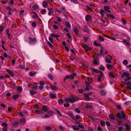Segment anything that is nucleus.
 <instances>
[{
	"label": "nucleus",
	"instance_id": "f257e3e1",
	"mask_svg": "<svg viewBox=\"0 0 131 131\" xmlns=\"http://www.w3.org/2000/svg\"><path fill=\"white\" fill-rule=\"evenodd\" d=\"M78 100V98L77 96L73 95H71L69 98L65 99V100L66 102H68L71 103H73L74 102Z\"/></svg>",
	"mask_w": 131,
	"mask_h": 131
},
{
	"label": "nucleus",
	"instance_id": "f03ea898",
	"mask_svg": "<svg viewBox=\"0 0 131 131\" xmlns=\"http://www.w3.org/2000/svg\"><path fill=\"white\" fill-rule=\"evenodd\" d=\"M28 43L30 44L34 45L37 42L36 39L35 38L32 39L31 37H28Z\"/></svg>",
	"mask_w": 131,
	"mask_h": 131
},
{
	"label": "nucleus",
	"instance_id": "7ed1b4c3",
	"mask_svg": "<svg viewBox=\"0 0 131 131\" xmlns=\"http://www.w3.org/2000/svg\"><path fill=\"white\" fill-rule=\"evenodd\" d=\"M99 75H97L98 77L97 81L98 82H99L102 81V79L104 75V73L103 72L101 71H100L99 72Z\"/></svg>",
	"mask_w": 131,
	"mask_h": 131
},
{
	"label": "nucleus",
	"instance_id": "20e7f679",
	"mask_svg": "<svg viewBox=\"0 0 131 131\" xmlns=\"http://www.w3.org/2000/svg\"><path fill=\"white\" fill-rule=\"evenodd\" d=\"M82 47L85 49L86 50H91V48L89 47L87 45L85 44H83L82 46Z\"/></svg>",
	"mask_w": 131,
	"mask_h": 131
},
{
	"label": "nucleus",
	"instance_id": "39448f33",
	"mask_svg": "<svg viewBox=\"0 0 131 131\" xmlns=\"http://www.w3.org/2000/svg\"><path fill=\"white\" fill-rule=\"evenodd\" d=\"M25 122L26 121L25 119L24 118H22L20 119L19 124L21 125H23L25 124Z\"/></svg>",
	"mask_w": 131,
	"mask_h": 131
},
{
	"label": "nucleus",
	"instance_id": "423d86ee",
	"mask_svg": "<svg viewBox=\"0 0 131 131\" xmlns=\"http://www.w3.org/2000/svg\"><path fill=\"white\" fill-rule=\"evenodd\" d=\"M8 72V73L10 74V76L12 77H14V74L12 71L10 70L7 69L6 70Z\"/></svg>",
	"mask_w": 131,
	"mask_h": 131
},
{
	"label": "nucleus",
	"instance_id": "0eeeda50",
	"mask_svg": "<svg viewBox=\"0 0 131 131\" xmlns=\"http://www.w3.org/2000/svg\"><path fill=\"white\" fill-rule=\"evenodd\" d=\"M106 16L108 18H111L113 19H114L115 18V17L111 14H107Z\"/></svg>",
	"mask_w": 131,
	"mask_h": 131
},
{
	"label": "nucleus",
	"instance_id": "6e6552de",
	"mask_svg": "<svg viewBox=\"0 0 131 131\" xmlns=\"http://www.w3.org/2000/svg\"><path fill=\"white\" fill-rule=\"evenodd\" d=\"M42 5L44 7H46L48 5L47 1H43L42 2Z\"/></svg>",
	"mask_w": 131,
	"mask_h": 131
},
{
	"label": "nucleus",
	"instance_id": "1a4fd4ad",
	"mask_svg": "<svg viewBox=\"0 0 131 131\" xmlns=\"http://www.w3.org/2000/svg\"><path fill=\"white\" fill-rule=\"evenodd\" d=\"M30 8H31L33 10H36L38 8V6L37 5H34L32 7H31V5L30 6Z\"/></svg>",
	"mask_w": 131,
	"mask_h": 131
},
{
	"label": "nucleus",
	"instance_id": "9d476101",
	"mask_svg": "<svg viewBox=\"0 0 131 131\" xmlns=\"http://www.w3.org/2000/svg\"><path fill=\"white\" fill-rule=\"evenodd\" d=\"M74 31L75 33L77 35H78L79 30L76 27H75L74 29Z\"/></svg>",
	"mask_w": 131,
	"mask_h": 131
},
{
	"label": "nucleus",
	"instance_id": "9b49d317",
	"mask_svg": "<svg viewBox=\"0 0 131 131\" xmlns=\"http://www.w3.org/2000/svg\"><path fill=\"white\" fill-rule=\"evenodd\" d=\"M48 107L47 106L44 105L42 107V110L44 112H46L48 111Z\"/></svg>",
	"mask_w": 131,
	"mask_h": 131
},
{
	"label": "nucleus",
	"instance_id": "f8f14e48",
	"mask_svg": "<svg viewBox=\"0 0 131 131\" xmlns=\"http://www.w3.org/2000/svg\"><path fill=\"white\" fill-rule=\"evenodd\" d=\"M109 117L112 120H114L115 119V117L112 114H110L109 115Z\"/></svg>",
	"mask_w": 131,
	"mask_h": 131
},
{
	"label": "nucleus",
	"instance_id": "ddd939ff",
	"mask_svg": "<svg viewBox=\"0 0 131 131\" xmlns=\"http://www.w3.org/2000/svg\"><path fill=\"white\" fill-rule=\"evenodd\" d=\"M30 93L32 96L34 94H35L36 93V91L34 89H32L30 91Z\"/></svg>",
	"mask_w": 131,
	"mask_h": 131
},
{
	"label": "nucleus",
	"instance_id": "4468645a",
	"mask_svg": "<svg viewBox=\"0 0 131 131\" xmlns=\"http://www.w3.org/2000/svg\"><path fill=\"white\" fill-rule=\"evenodd\" d=\"M68 114L70 117L72 119H74V118H75V117L74 116L73 114L72 113H68Z\"/></svg>",
	"mask_w": 131,
	"mask_h": 131
},
{
	"label": "nucleus",
	"instance_id": "2eb2a0df",
	"mask_svg": "<svg viewBox=\"0 0 131 131\" xmlns=\"http://www.w3.org/2000/svg\"><path fill=\"white\" fill-rule=\"evenodd\" d=\"M104 52V48L102 47H101V49H100V55H102L103 56H104V55L103 54Z\"/></svg>",
	"mask_w": 131,
	"mask_h": 131
},
{
	"label": "nucleus",
	"instance_id": "dca6fc26",
	"mask_svg": "<svg viewBox=\"0 0 131 131\" xmlns=\"http://www.w3.org/2000/svg\"><path fill=\"white\" fill-rule=\"evenodd\" d=\"M51 36L52 37H58L59 36V35H57L56 34L53 33H52L51 34Z\"/></svg>",
	"mask_w": 131,
	"mask_h": 131
},
{
	"label": "nucleus",
	"instance_id": "f3484780",
	"mask_svg": "<svg viewBox=\"0 0 131 131\" xmlns=\"http://www.w3.org/2000/svg\"><path fill=\"white\" fill-rule=\"evenodd\" d=\"M126 85L128 86V88L131 89V82H128L126 84Z\"/></svg>",
	"mask_w": 131,
	"mask_h": 131
},
{
	"label": "nucleus",
	"instance_id": "a211bd4d",
	"mask_svg": "<svg viewBox=\"0 0 131 131\" xmlns=\"http://www.w3.org/2000/svg\"><path fill=\"white\" fill-rule=\"evenodd\" d=\"M86 7L87 9L89 10H90L91 11H92L93 10V7H91L89 6L88 5H86Z\"/></svg>",
	"mask_w": 131,
	"mask_h": 131
},
{
	"label": "nucleus",
	"instance_id": "6ab92c4d",
	"mask_svg": "<svg viewBox=\"0 0 131 131\" xmlns=\"http://www.w3.org/2000/svg\"><path fill=\"white\" fill-rule=\"evenodd\" d=\"M48 77L49 78L50 80H53V76L51 74H49L48 75Z\"/></svg>",
	"mask_w": 131,
	"mask_h": 131
},
{
	"label": "nucleus",
	"instance_id": "aec40b11",
	"mask_svg": "<svg viewBox=\"0 0 131 131\" xmlns=\"http://www.w3.org/2000/svg\"><path fill=\"white\" fill-rule=\"evenodd\" d=\"M72 127V128L73 130H78L79 129V127H77V125H72L71 126Z\"/></svg>",
	"mask_w": 131,
	"mask_h": 131
},
{
	"label": "nucleus",
	"instance_id": "412c9836",
	"mask_svg": "<svg viewBox=\"0 0 131 131\" xmlns=\"http://www.w3.org/2000/svg\"><path fill=\"white\" fill-rule=\"evenodd\" d=\"M106 67L108 69H111L113 68V66L110 64H107L106 65Z\"/></svg>",
	"mask_w": 131,
	"mask_h": 131
},
{
	"label": "nucleus",
	"instance_id": "4be33fe9",
	"mask_svg": "<svg viewBox=\"0 0 131 131\" xmlns=\"http://www.w3.org/2000/svg\"><path fill=\"white\" fill-rule=\"evenodd\" d=\"M100 94L103 95H105L106 94V92L103 90H102L100 92Z\"/></svg>",
	"mask_w": 131,
	"mask_h": 131
},
{
	"label": "nucleus",
	"instance_id": "5701e85b",
	"mask_svg": "<svg viewBox=\"0 0 131 131\" xmlns=\"http://www.w3.org/2000/svg\"><path fill=\"white\" fill-rule=\"evenodd\" d=\"M65 24L67 26V27L68 28H70L71 27V26L70 24L68 22H66L65 23Z\"/></svg>",
	"mask_w": 131,
	"mask_h": 131
},
{
	"label": "nucleus",
	"instance_id": "b1692460",
	"mask_svg": "<svg viewBox=\"0 0 131 131\" xmlns=\"http://www.w3.org/2000/svg\"><path fill=\"white\" fill-rule=\"evenodd\" d=\"M122 24L123 25H125L126 24L127 22L126 20L123 18H122Z\"/></svg>",
	"mask_w": 131,
	"mask_h": 131
},
{
	"label": "nucleus",
	"instance_id": "393cba45",
	"mask_svg": "<svg viewBox=\"0 0 131 131\" xmlns=\"http://www.w3.org/2000/svg\"><path fill=\"white\" fill-rule=\"evenodd\" d=\"M109 76L110 77L112 78H115V76L113 75V73L112 72H110L109 74Z\"/></svg>",
	"mask_w": 131,
	"mask_h": 131
},
{
	"label": "nucleus",
	"instance_id": "a878e982",
	"mask_svg": "<svg viewBox=\"0 0 131 131\" xmlns=\"http://www.w3.org/2000/svg\"><path fill=\"white\" fill-rule=\"evenodd\" d=\"M121 113L122 115V117L123 118H124L125 119V120L126 119V118L125 117V114L124 113V112L123 111L121 112Z\"/></svg>",
	"mask_w": 131,
	"mask_h": 131
},
{
	"label": "nucleus",
	"instance_id": "bb28decb",
	"mask_svg": "<svg viewBox=\"0 0 131 131\" xmlns=\"http://www.w3.org/2000/svg\"><path fill=\"white\" fill-rule=\"evenodd\" d=\"M125 126L126 127V129L127 130H129L130 128V126L127 124H125Z\"/></svg>",
	"mask_w": 131,
	"mask_h": 131
},
{
	"label": "nucleus",
	"instance_id": "cd10ccee",
	"mask_svg": "<svg viewBox=\"0 0 131 131\" xmlns=\"http://www.w3.org/2000/svg\"><path fill=\"white\" fill-rule=\"evenodd\" d=\"M106 62L108 63H110L111 62V60L109 58H107L105 59Z\"/></svg>",
	"mask_w": 131,
	"mask_h": 131
},
{
	"label": "nucleus",
	"instance_id": "c85d7f7f",
	"mask_svg": "<svg viewBox=\"0 0 131 131\" xmlns=\"http://www.w3.org/2000/svg\"><path fill=\"white\" fill-rule=\"evenodd\" d=\"M104 10L107 11H108V10L110 9V7L107 6H104Z\"/></svg>",
	"mask_w": 131,
	"mask_h": 131
},
{
	"label": "nucleus",
	"instance_id": "c756f323",
	"mask_svg": "<svg viewBox=\"0 0 131 131\" xmlns=\"http://www.w3.org/2000/svg\"><path fill=\"white\" fill-rule=\"evenodd\" d=\"M50 96L52 99L56 97L55 94L52 93H51L50 94Z\"/></svg>",
	"mask_w": 131,
	"mask_h": 131
},
{
	"label": "nucleus",
	"instance_id": "7c9ffc66",
	"mask_svg": "<svg viewBox=\"0 0 131 131\" xmlns=\"http://www.w3.org/2000/svg\"><path fill=\"white\" fill-rule=\"evenodd\" d=\"M123 73L124 76H126V77H128L129 76V74L128 73L124 72Z\"/></svg>",
	"mask_w": 131,
	"mask_h": 131
},
{
	"label": "nucleus",
	"instance_id": "2f4dec72",
	"mask_svg": "<svg viewBox=\"0 0 131 131\" xmlns=\"http://www.w3.org/2000/svg\"><path fill=\"white\" fill-rule=\"evenodd\" d=\"M117 117L119 118L120 119H123V118L121 117L120 113H117Z\"/></svg>",
	"mask_w": 131,
	"mask_h": 131
},
{
	"label": "nucleus",
	"instance_id": "473e14b6",
	"mask_svg": "<svg viewBox=\"0 0 131 131\" xmlns=\"http://www.w3.org/2000/svg\"><path fill=\"white\" fill-rule=\"evenodd\" d=\"M78 92L80 93H82L84 92V90L83 89H78Z\"/></svg>",
	"mask_w": 131,
	"mask_h": 131
},
{
	"label": "nucleus",
	"instance_id": "72a5a7b5",
	"mask_svg": "<svg viewBox=\"0 0 131 131\" xmlns=\"http://www.w3.org/2000/svg\"><path fill=\"white\" fill-rule=\"evenodd\" d=\"M99 39L100 41H101L102 42L104 40L103 37L101 36H100L99 37Z\"/></svg>",
	"mask_w": 131,
	"mask_h": 131
},
{
	"label": "nucleus",
	"instance_id": "f704fd0d",
	"mask_svg": "<svg viewBox=\"0 0 131 131\" xmlns=\"http://www.w3.org/2000/svg\"><path fill=\"white\" fill-rule=\"evenodd\" d=\"M92 70L94 72L97 73H99V72L100 71L99 70H98L95 69H92Z\"/></svg>",
	"mask_w": 131,
	"mask_h": 131
},
{
	"label": "nucleus",
	"instance_id": "c9c22d12",
	"mask_svg": "<svg viewBox=\"0 0 131 131\" xmlns=\"http://www.w3.org/2000/svg\"><path fill=\"white\" fill-rule=\"evenodd\" d=\"M99 12L100 14H103L105 13V10L102 9H100L99 10Z\"/></svg>",
	"mask_w": 131,
	"mask_h": 131
},
{
	"label": "nucleus",
	"instance_id": "e433bc0d",
	"mask_svg": "<svg viewBox=\"0 0 131 131\" xmlns=\"http://www.w3.org/2000/svg\"><path fill=\"white\" fill-rule=\"evenodd\" d=\"M41 12V14H45V13L46 12V10L45 9H42L40 11Z\"/></svg>",
	"mask_w": 131,
	"mask_h": 131
},
{
	"label": "nucleus",
	"instance_id": "4c0bfd02",
	"mask_svg": "<svg viewBox=\"0 0 131 131\" xmlns=\"http://www.w3.org/2000/svg\"><path fill=\"white\" fill-rule=\"evenodd\" d=\"M89 16L88 15H87L85 17V19L87 21H88L89 20Z\"/></svg>",
	"mask_w": 131,
	"mask_h": 131
},
{
	"label": "nucleus",
	"instance_id": "58836bf2",
	"mask_svg": "<svg viewBox=\"0 0 131 131\" xmlns=\"http://www.w3.org/2000/svg\"><path fill=\"white\" fill-rule=\"evenodd\" d=\"M19 95L17 94H16L14 95L13 97V98L14 99H16L18 98Z\"/></svg>",
	"mask_w": 131,
	"mask_h": 131
},
{
	"label": "nucleus",
	"instance_id": "ea45409f",
	"mask_svg": "<svg viewBox=\"0 0 131 131\" xmlns=\"http://www.w3.org/2000/svg\"><path fill=\"white\" fill-rule=\"evenodd\" d=\"M85 96V99L87 101H89L90 100V97L88 96H86V95H84Z\"/></svg>",
	"mask_w": 131,
	"mask_h": 131
},
{
	"label": "nucleus",
	"instance_id": "a19ab883",
	"mask_svg": "<svg viewBox=\"0 0 131 131\" xmlns=\"http://www.w3.org/2000/svg\"><path fill=\"white\" fill-rule=\"evenodd\" d=\"M50 88L53 90H57V88L55 86H51L50 87Z\"/></svg>",
	"mask_w": 131,
	"mask_h": 131
},
{
	"label": "nucleus",
	"instance_id": "79ce46f5",
	"mask_svg": "<svg viewBox=\"0 0 131 131\" xmlns=\"http://www.w3.org/2000/svg\"><path fill=\"white\" fill-rule=\"evenodd\" d=\"M123 63L125 65H127L128 64V63L126 60H125L123 61Z\"/></svg>",
	"mask_w": 131,
	"mask_h": 131
},
{
	"label": "nucleus",
	"instance_id": "37998d69",
	"mask_svg": "<svg viewBox=\"0 0 131 131\" xmlns=\"http://www.w3.org/2000/svg\"><path fill=\"white\" fill-rule=\"evenodd\" d=\"M31 26L32 27H36V24L35 22H33Z\"/></svg>",
	"mask_w": 131,
	"mask_h": 131
},
{
	"label": "nucleus",
	"instance_id": "c03bdc74",
	"mask_svg": "<svg viewBox=\"0 0 131 131\" xmlns=\"http://www.w3.org/2000/svg\"><path fill=\"white\" fill-rule=\"evenodd\" d=\"M92 93L91 92L88 93H84L83 94L84 95H87L89 96Z\"/></svg>",
	"mask_w": 131,
	"mask_h": 131
},
{
	"label": "nucleus",
	"instance_id": "a18cd8bd",
	"mask_svg": "<svg viewBox=\"0 0 131 131\" xmlns=\"http://www.w3.org/2000/svg\"><path fill=\"white\" fill-rule=\"evenodd\" d=\"M84 41L85 42L87 41L88 40V38L84 36L83 37Z\"/></svg>",
	"mask_w": 131,
	"mask_h": 131
},
{
	"label": "nucleus",
	"instance_id": "49530a36",
	"mask_svg": "<svg viewBox=\"0 0 131 131\" xmlns=\"http://www.w3.org/2000/svg\"><path fill=\"white\" fill-rule=\"evenodd\" d=\"M101 125L102 126H104L105 125V123L104 121H101Z\"/></svg>",
	"mask_w": 131,
	"mask_h": 131
},
{
	"label": "nucleus",
	"instance_id": "de8ad7c7",
	"mask_svg": "<svg viewBox=\"0 0 131 131\" xmlns=\"http://www.w3.org/2000/svg\"><path fill=\"white\" fill-rule=\"evenodd\" d=\"M99 68L103 70H104V67L102 65H101L100 66V67H99Z\"/></svg>",
	"mask_w": 131,
	"mask_h": 131
},
{
	"label": "nucleus",
	"instance_id": "09e8293b",
	"mask_svg": "<svg viewBox=\"0 0 131 131\" xmlns=\"http://www.w3.org/2000/svg\"><path fill=\"white\" fill-rule=\"evenodd\" d=\"M87 80L88 81V82H89L90 83H91V81L92 80V79L91 78L88 77L87 78Z\"/></svg>",
	"mask_w": 131,
	"mask_h": 131
},
{
	"label": "nucleus",
	"instance_id": "8fccbe9b",
	"mask_svg": "<svg viewBox=\"0 0 131 131\" xmlns=\"http://www.w3.org/2000/svg\"><path fill=\"white\" fill-rule=\"evenodd\" d=\"M127 79H125V82H127V81H128L129 80H130L131 79V77H127Z\"/></svg>",
	"mask_w": 131,
	"mask_h": 131
},
{
	"label": "nucleus",
	"instance_id": "3c124183",
	"mask_svg": "<svg viewBox=\"0 0 131 131\" xmlns=\"http://www.w3.org/2000/svg\"><path fill=\"white\" fill-rule=\"evenodd\" d=\"M75 111L77 113H80V111L78 108H76L75 109Z\"/></svg>",
	"mask_w": 131,
	"mask_h": 131
},
{
	"label": "nucleus",
	"instance_id": "603ef678",
	"mask_svg": "<svg viewBox=\"0 0 131 131\" xmlns=\"http://www.w3.org/2000/svg\"><path fill=\"white\" fill-rule=\"evenodd\" d=\"M91 83L87 82H85V85L86 86L89 87Z\"/></svg>",
	"mask_w": 131,
	"mask_h": 131
},
{
	"label": "nucleus",
	"instance_id": "864d4df0",
	"mask_svg": "<svg viewBox=\"0 0 131 131\" xmlns=\"http://www.w3.org/2000/svg\"><path fill=\"white\" fill-rule=\"evenodd\" d=\"M78 127H79L80 128H82V129L84 128V127L83 126V125H80V124L79 125H78Z\"/></svg>",
	"mask_w": 131,
	"mask_h": 131
},
{
	"label": "nucleus",
	"instance_id": "5fc2aeb1",
	"mask_svg": "<svg viewBox=\"0 0 131 131\" xmlns=\"http://www.w3.org/2000/svg\"><path fill=\"white\" fill-rule=\"evenodd\" d=\"M70 78V76L69 75H67L66 76L64 79V81H65L67 79H69Z\"/></svg>",
	"mask_w": 131,
	"mask_h": 131
},
{
	"label": "nucleus",
	"instance_id": "6e6d98bb",
	"mask_svg": "<svg viewBox=\"0 0 131 131\" xmlns=\"http://www.w3.org/2000/svg\"><path fill=\"white\" fill-rule=\"evenodd\" d=\"M67 36L68 37L69 39H71V36L70 34L69 33L67 34Z\"/></svg>",
	"mask_w": 131,
	"mask_h": 131
},
{
	"label": "nucleus",
	"instance_id": "4d7b16f0",
	"mask_svg": "<svg viewBox=\"0 0 131 131\" xmlns=\"http://www.w3.org/2000/svg\"><path fill=\"white\" fill-rule=\"evenodd\" d=\"M58 103L59 104H61L63 103V101L62 100H58Z\"/></svg>",
	"mask_w": 131,
	"mask_h": 131
},
{
	"label": "nucleus",
	"instance_id": "13d9d810",
	"mask_svg": "<svg viewBox=\"0 0 131 131\" xmlns=\"http://www.w3.org/2000/svg\"><path fill=\"white\" fill-rule=\"evenodd\" d=\"M123 42L124 43L125 45H129V43L127 42L126 40H124L123 41Z\"/></svg>",
	"mask_w": 131,
	"mask_h": 131
},
{
	"label": "nucleus",
	"instance_id": "bf43d9fd",
	"mask_svg": "<svg viewBox=\"0 0 131 131\" xmlns=\"http://www.w3.org/2000/svg\"><path fill=\"white\" fill-rule=\"evenodd\" d=\"M13 125L15 126H17L18 125V123L17 122H15L13 123Z\"/></svg>",
	"mask_w": 131,
	"mask_h": 131
},
{
	"label": "nucleus",
	"instance_id": "052dcab7",
	"mask_svg": "<svg viewBox=\"0 0 131 131\" xmlns=\"http://www.w3.org/2000/svg\"><path fill=\"white\" fill-rule=\"evenodd\" d=\"M35 112L37 114H41V111L36 110H35Z\"/></svg>",
	"mask_w": 131,
	"mask_h": 131
},
{
	"label": "nucleus",
	"instance_id": "680f3d73",
	"mask_svg": "<svg viewBox=\"0 0 131 131\" xmlns=\"http://www.w3.org/2000/svg\"><path fill=\"white\" fill-rule=\"evenodd\" d=\"M123 124V122L121 121H120L118 123V125L119 126L120 125L122 124Z\"/></svg>",
	"mask_w": 131,
	"mask_h": 131
},
{
	"label": "nucleus",
	"instance_id": "e2e57ef3",
	"mask_svg": "<svg viewBox=\"0 0 131 131\" xmlns=\"http://www.w3.org/2000/svg\"><path fill=\"white\" fill-rule=\"evenodd\" d=\"M17 90L19 91H21L23 89L22 88L19 87L17 88Z\"/></svg>",
	"mask_w": 131,
	"mask_h": 131
},
{
	"label": "nucleus",
	"instance_id": "0e129e2a",
	"mask_svg": "<svg viewBox=\"0 0 131 131\" xmlns=\"http://www.w3.org/2000/svg\"><path fill=\"white\" fill-rule=\"evenodd\" d=\"M85 107L86 108L90 109L92 108V106L89 105H88L86 106Z\"/></svg>",
	"mask_w": 131,
	"mask_h": 131
},
{
	"label": "nucleus",
	"instance_id": "69168bd1",
	"mask_svg": "<svg viewBox=\"0 0 131 131\" xmlns=\"http://www.w3.org/2000/svg\"><path fill=\"white\" fill-rule=\"evenodd\" d=\"M93 63L95 65H97L98 64V63L97 61L95 60H94Z\"/></svg>",
	"mask_w": 131,
	"mask_h": 131
},
{
	"label": "nucleus",
	"instance_id": "338daca9",
	"mask_svg": "<svg viewBox=\"0 0 131 131\" xmlns=\"http://www.w3.org/2000/svg\"><path fill=\"white\" fill-rule=\"evenodd\" d=\"M53 27L55 29H57L58 28V27L56 25H53Z\"/></svg>",
	"mask_w": 131,
	"mask_h": 131
},
{
	"label": "nucleus",
	"instance_id": "774afa93",
	"mask_svg": "<svg viewBox=\"0 0 131 131\" xmlns=\"http://www.w3.org/2000/svg\"><path fill=\"white\" fill-rule=\"evenodd\" d=\"M123 129V128L122 127H119L118 128V130L119 131H121Z\"/></svg>",
	"mask_w": 131,
	"mask_h": 131
}]
</instances>
